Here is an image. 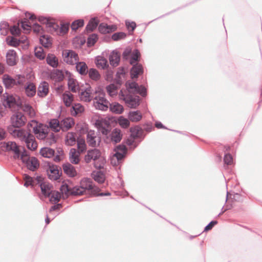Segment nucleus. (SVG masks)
<instances>
[{"instance_id":"nucleus-2","label":"nucleus","mask_w":262,"mask_h":262,"mask_svg":"<svg viewBox=\"0 0 262 262\" xmlns=\"http://www.w3.org/2000/svg\"><path fill=\"white\" fill-rule=\"evenodd\" d=\"M7 130L14 138H18L21 141L25 142L29 149L35 150L37 148V142L34 136L30 133L20 128H14L13 126H8Z\"/></svg>"},{"instance_id":"nucleus-44","label":"nucleus","mask_w":262,"mask_h":262,"mask_svg":"<svg viewBox=\"0 0 262 262\" xmlns=\"http://www.w3.org/2000/svg\"><path fill=\"white\" fill-rule=\"evenodd\" d=\"M26 37H25V38L24 40H20L17 39V38L11 37L10 39H9L8 38H7V41L8 44L10 46L13 47H17L18 46L20 42H22L23 43L25 42V40H26Z\"/></svg>"},{"instance_id":"nucleus-53","label":"nucleus","mask_w":262,"mask_h":262,"mask_svg":"<svg viewBox=\"0 0 262 262\" xmlns=\"http://www.w3.org/2000/svg\"><path fill=\"white\" fill-rule=\"evenodd\" d=\"M98 39L97 36L95 34H93L90 36L87 40V45L88 47H92L95 45Z\"/></svg>"},{"instance_id":"nucleus-22","label":"nucleus","mask_w":262,"mask_h":262,"mask_svg":"<svg viewBox=\"0 0 262 262\" xmlns=\"http://www.w3.org/2000/svg\"><path fill=\"white\" fill-rule=\"evenodd\" d=\"M74 124V120L71 118H66L60 122V127L62 130H67Z\"/></svg>"},{"instance_id":"nucleus-43","label":"nucleus","mask_w":262,"mask_h":262,"mask_svg":"<svg viewBox=\"0 0 262 262\" xmlns=\"http://www.w3.org/2000/svg\"><path fill=\"white\" fill-rule=\"evenodd\" d=\"M76 134L74 133H68L66 136V143L70 145H74L76 142Z\"/></svg>"},{"instance_id":"nucleus-20","label":"nucleus","mask_w":262,"mask_h":262,"mask_svg":"<svg viewBox=\"0 0 262 262\" xmlns=\"http://www.w3.org/2000/svg\"><path fill=\"white\" fill-rule=\"evenodd\" d=\"M6 61L10 66H13L17 63L16 53L14 50H9L6 54Z\"/></svg>"},{"instance_id":"nucleus-25","label":"nucleus","mask_w":262,"mask_h":262,"mask_svg":"<svg viewBox=\"0 0 262 262\" xmlns=\"http://www.w3.org/2000/svg\"><path fill=\"white\" fill-rule=\"evenodd\" d=\"M76 64V70L80 75H85L88 74V67L84 62L78 61Z\"/></svg>"},{"instance_id":"nucleus-56","label":"nucleus","mask_w":262,"mask_h":262,"mask_svg":"<svg viewBox=\"0 0 262 262\" xmlns=\"http://www.w3.org/2000/svg\"><path fill=\"white\" fill-rule=\"evenodd\" d=\"M35 55L39 59H43L45 57V54L43 52V49L41 48H39L38 50L35 48Z\"/></svg>"},{"instance_id":"nucleus-16","label":"nucleus","mask_w":262,"mask_h":262,"mask_svg":"<svg viewBox=\"0 0 262 262\" xmlns=\"http://www.w3.org/2000/svg\"><path fill=\"white\" fill-rule=\"evenodd\" d=\"M62 169L64 173L69 177L73 178L77 175V171L75 167L69 163L63 164Z\"/></svg>"},{"instance_id":"nucleus-3","label":"nucleus","mask_w":262,"mask_h":262,"mask_svg":"<svg viewBox=\"0 0 262 262\" xmlns=\"http://www.w3.org/2000/svg\"><path fill=\"white\" fill-rule=\"evenodd\" d=\"M92 160L94 161V165L96 168L98 169L103 168L105 161L99 149L94 148L88 150L84 157V161L86 163H89Z\"/></svg>"},{"instance_id":"nucleus-45","label":"nucleus","mask_w":262,"mask_h":262,"mask_svg":"<svg viewBox=\"0 0 262 262\" xmlns=\"http://www.w3.org/2000/svg\"><path fill=\"white\" fill-rule=\"evenodd\" d=\"M78 151L82 153L85 151L86 148V145L85 140L83 139H78L77 140Z\"/></svg>"},{"instance_id":"nucleus-15","label":"nucleus","mask_w":262,"mask_h":262,"mask_svg":"<svg viewBox=\"0 0 262 262\" xmlns=\"http://www.w3.org/2000/svg\"><path fill=\"white\" fill-rule=\"evenodd\" d=\"M132 65L133 67L130 69V76L132 79H134L143 74V68L140 63H136Z\"/></svg>"},{"instance_id":"nucleus-51","label":"nucleus","mask_w":262,"mask_h":262,"mask_svg":"<svg viewBox=\"0 0 262 262\" xmlns=\"http://www.w3.org/2000/svg\"><path fill=\"white\" fill-rule=\"evenodd\" d=\"M50 201L51 202H54V203H57L60 201L61 195L60 193L58 191H54L51 193Z\"/></svg>"},{"instance_id":"nucleus-52","label":"nucleus","mask_w":262,"mask_h":262,"mask_svg":"<svg viewBox=\"0 0 262 262\" xmlns=\"http://www.w3.org/2000/svg\"><path fill=\"white\" fill-rule=\"evenodd\" d=\"M129 120L123 117H120L118 119L119 125L124 128H126L129 126Z\"/></svg>"},{"instance_id":"nucleus-58","label":"nucleus","mask_w":262,"mask_h":262,"mask_svg":"<svg viewBox=\"0 0 262 262\" xmlns=\"http://www.w3.org/2000/svg\"><path fill=\"white\" fill-rule=\"evenodd\" d=\"M135 93L139 94L142 97H145L147 94L146 89L143 85H139V89L136 90Z\"/></svg>"},{"instance_id":"nucleus-41","label":"nucleus","mask_w":262,"mask_h":262,"mask_svg":"<svg viewBox=\"0 0 262 262\" xmlns=\"http://www.w3.org/2000/svg\"><path fill=\"white\" fill-rule=\"evenodd\" d=\"M90 89H86L80 93L81 99L85 102H90L92 100L91 93Z\"/></svg>"},{"instance_id":"nucleus-4","label":"nucleus","mask_w":262,"mask_h":262,"mask_svg":"<svg viewBox=\"0 0 262 262\" xmlns=\"http://www.w3.org/2000/svg\"><path fill=\"white\" fill-rule=\"evenodd\" d=\"M27 122V118L25 115L19 112H17L13 114L10 118L11 125L9 126H13L14 128H20L25 125Z\"/></svg>"},{"instance_id":"nucleus-10","label":"nucleus","mask_w":262,"mask_h":262,"mask_svg":"<svg viewBox=\"0 0 262 262\" xmlns=\"http://www.w3.org/2000/svg\"><path fill=\"white\" fill-rule=\"evenodd\" d=\"M5 147L7 151H12L14 152V158L18 159L20 156L19 146L14 141H8L4 142Z\"/></svg>"},{"instance_id":"nucleus-59","label":"nucleus","mask_w":262,"mask_h":262,"mask_svg":"<svg viewBox=\"0 0 262 262\" xmlns=\"http://www.w3.org/2000/svg\"><path fill=\"white\" fill-rule=\"evenodd\" d=\"M25 180V184L24 186L26 187H28L29 186H33V180L32 177H30L28 175H25L24 177Z\"/></svg>"},{"instance_id":"nucleus-21","label":"nucleus","mask_w":262,"mask_h":262,"mask_svg":"<svg viewBox=\"0 0 262 262\" xmlns=\"http://www.w3.org/2000/svg\"><path fill=\"white\" fill-rule=\"evenodd\" d=\"M80 152L75 148L71 149L69 153V159L70 162L74 164H77L79 162V156Z\"/></svg>"},{"instance_id":"nucleus-34","label":"nucleus","mask_w":262,"mask_h":262,"mask_svg":"<svg viewBox=\"0 0 262 262\" xmlns=\"http://www.w3.org/2000/svg\"><path fill=\"white\" fill-rule=\"evenodd\" d=\"M62 98L65 105L67 107L70 106L74 100L73 95L71 93L63 94Z\"/></svg>"},{"instance_id":"nucleus-57","label":"nucleus","mask_w":262,"mask_h":262,"mask_svg":"<svg viewBox=\"0 0 262 262\" xmlns=\"http://www.w3.org/2000/svg\"><path fill=\"white\" fill-rule=\"evenodd\" d=\"M30 158V157L29 156V153L26 149L23 148V152H21V150H20V156H19V158L21 159L22 162H25V161Z\"/></svg>"},{"instance_id":"nucleus-14","label":"nucleus","mask_w":262,"mask_h":262,"mask_svg":"<svg viewBox=\"0 0 262 262\" xmlns=\"http://www.w3.org/2000/svg\"><path fill=\"white\" fill-rule=\"evenodd\" d=\"M27 168L31 171H35L39 166L38 160L34 157H32L23 162Z\"/></svg>"},{"instance_id":"nucleus-13","label":"nucleus","mask_w":262,"mask_h":262,"mask_svg":"<svg viewBox=\"0 0 262 262\" xmlns=\"http://www.w3.org/2000/svg\"><path fill=\"white\" fill-rule=\"evenodd\" d=\"M95 124L98 131L102 135H107L110 133L109 123L106 121L98 120Z\"/></svg>"},{"instance_id":"nucleus-39","label":"nucleus","mask_w":262,"mask_h":262,"mask_svg":"<svg viewBox=\"0 0 262 262\" xmlns=\"http://www.w3.org/2000/svg\"><path fill=\"white\" fill-rule=\"evenodd\" d=\"M88 74H89V77L95 81L99 80L100 78V75L96 69L91 68L88 71Z\"/></svg>"},{"instance_id":"nucleus-28","label":"nucleus","mask_w":262,"mask_h":262,"mask_svg":"<svg viewBox=\"0 0 262 262\" xmlns=\"http://www.w3.org/2000/svg\"><path fill=\"white\" fill-rule=\"evenodd\" d=\"M39 152L42 157L50 158L54 155L55 150L50 147H45L40 149Z\"/></svg>"},{"instance_id":"nucleus-42","label":"nucleus","mask_w":262,"mask_h":262,"mask_svg":"<svg viewBox=\"0 0 262 262\" xmlns=\"http://www.w3.org/2000/svg\"><path fill=\"white\" fill-rule=\"evenodd\" d=\"M125 86L129 93H135L136 90L139 89V85L136 82L127 81Z\"/></svg>"},{"instance_id":"nucleus-35","label":"nucleus","mask_w":262,"mask_h":262,"mask_svg":"<svg viewBox=\"0 0 262 262\" xmlns=\"http://www.w3.org/2000/svg\"><path fill=\"white\" fill-rule=\"evenodd\" d=\"M98 23L99 21L96 18H92L90 20L89 23L86 25L85 29L88 31L92 32L97 28Z\"/></svg>"},{"instance_id":"nucleus-37","label":"nucleus","mask_w":262,"mask_h":262,"mask_svg":"<svg viewBox=\"0 0 262 262\" xmlns=\"http://www.w3.org/2000/svg\"><path fill=\"white\" fill-rule=\"evenodd\" d=\"M92 177L94 180L99 183H102L104 182L105 177L103 173L100 171L93 172Z\"/></svg>"},{"instance_id":"nucleus-33","label":"nucleus","mask_w":262,"mask_h":262,"mask_svg":"<svg viewBox=\"0 0 262 262\" xmlns=\"http://www.w3.org/2000/svg\"><path fill=\"white\" fill-rule=\"evenodd\" d=\"M51 77L55 81L60 82L63 80L64 76L61 70L57 69L51 73Z\"/></svg>"},{"instance_id":"nucleus-50","label":"nucleus","mask_w":262,"mask_h":262,"mask_svg":"<svg viewBox=\"0 0 262 262\" xmlns=\"http://www.w3.org/2000/svg\"><path fill=\"white\" fill-rule=\"evenodd\" d=\"M84 25V21L83 19H77L74 21L71 25V28L73 30H76L79 28Z\"/></svg>"},{"instance_id":"nucleus-8","label":"nucleus","mask_w":262,"mask_h":262,"mask_svg":"<svg viewBox=\"0 0 262 262\" xmlns=\"http://www.w3.org/2000/svg\"><path fill=\"white\" fill-rule=\"evenodd\" d=\"M87 143L90 146L95 147L99 146L101 142L100 137L96 136L94 130H90L86 135Z\"/></svg>"},{"instance_id":"nucleus-54","label":"nucleus","mask_w":262,"mask_h":262,"mask_svg":"<svg viewBox=\"0 0 262 262\" xmlns=\"http://www.w3.org/2000/svg\"><path fill=\"white\" fill-rule=\"evenodd\" d=\"M69 29V24H62L59 26V35L67 33Z\"/></svg>"},{"instance_id":"nucleus-11","label":"nucleus","mask_w":262,"mask_h":262,"mask_svg":"<svg viewBox=\"0 0 262 262\" xmlns=\"http://www.w3.org/2000/svg\"><path fill=\"white\" fill-rule=\"evenodd\" d=\"M123 100L129 107L132 108H136L140 104L138 96L134 97L130 95L126 94V96H124Z\"/></svg>"},{"instance_id":"nucleus-29","label":"nucleus","mask_w":262,"mask_h":262,"mask_svg":"<svg viewBox=\"0 0 262 262\" xmlns=\"http://www.w3.org/2000/svg\"><path fill=\"white\" fill-rule=\"evenodd\" d=\"M47 27L52 34L59 35V26L53 20H51L48 23Z\"/></svg>"},{"instance_id":"nucleus-17","label":"nucleus","mask_w":262,"mask_h":262,"mask_svg":"<svg viewBox=\"0 0 262 262\" xmlns=\"http://www.w3.org/2000/svg\"><path fill=\"white\" fill-rule=\"evenodd\" d=\"M120 60V53L116 51H112L109 55V61L110 64L114 67H116L119 65Z\"/></svg>"},{"instance_id":"nucleus-12","label":"nucleus","mask_w":262,"mask_h":262,"mask_svg":"<svg viewBox=\"0 0 262 262\" xmlns=\"http://www.w3.org/2000/svg\"><path fill=\"white\" fill-rule=\"evenodd\" d=\"M47 173L49 179L55 181L59 179L61 172H59L56 165H52L49 166Z\"/></svg>"},{"instance_id":"nucleus-5","label":"nucleus","mask_w":262,"mask_h":262,"mask_svg":"<svg viewBox=\"0 0 262 262\" xmlns=\"http://www.w3.org/2000/svg\"><path fill=\"white\" fill-rule=\"evenodd\" d=\"M3 81L6 88L11 89L15 85H23L25 79L20 75H19L17 79H14L10 76L5 74L3 76Z\"/></svg>"},{"instance_id":"nucleus-24","label":"nucleus","mask_w":262,"mask_h":262,"mask_svg":"<svg viewBox=\"0 0 262 262\" xmlns=\"http://www.w3.org/2000/svg\"><path fill=\"white\" fill-rule=\"evenodd\" d=\"M111 138L112 142L117 143L120 142L122 138V134L118 128H115L111 134Z\"/></svg>"},{"instance_id":"nucleus-32","label":"nucleus","mask_w":262,"mask_h":262,"mask_svg":"<svg viewBox=\"0 0 262 262\" xmlns=\"http://www.w3.org/2000/svg\"><path fill=\"white\" fill-rule=\"evenodd\" d=\"M84 110V107L81 104L75 103L71 107V113L72 115L76 116L83 112Z\"/></svg>"},{"instance_id":"nucleus-19","label":"nucleus","mask_w":262,"mask_h":262,"mask_svg":"<svg viewBox=\"0 0 262 262\" xmlns=\"http://www.w3.org/2000/svg\"><path fill=\"white\" fill-rule=\"evenodd\" d=\"M25 94L29 97H33L36 93L35 85L31 82H28L24 86Z\"/></svg>"},{"instance_id":"nucleus-23","label":"nucleus","mask_w":262,"mask_h":262,"mask_svg":"<svg viewBox=\"0 0 262 262\" xmlns=\"http://www.w3.org/2000/svg\"><path fill=\"white\" fill-rule=\"evenodd\" d=\"M4 101L6 102L5 106L11 108L16 104V101L15 98L11 95H9L6 93L4 95Z\"/></svg>"},{"instance_id":"nucleus-63","label":"nucleus","mask_w":262,"mask_h":262,"mask_svg":"<svg viewBox=\"0 0 262 262\" xmlns=\"http://www.w3.org/2000/svg\"><path fill=\"white\" fill-rule=\"evenodd\" d=\"M9 28V25L8 23L3 22L0 24V30L2 31V34H6L7 30Z\"/></svg>"},{"instance_id":"nucleus-61","label":"nucleus","mask_w":262,"mask_h":262,"mask_svg":"<svg viewBox=\"0 0 262 262\" xmlns=\"http://www.w3.org/2000/svg\"><path fill=\"white\" fill-rule=\"evenodd\" d=\"M132 49L129 48H126L122 53V58L124 60H127L131 56Z\"/></svg>"},{"instance_id":"nucleus-30","label":"nucleus","mask_w":262,"mask_h":262,"mask_svg":"<svg viewBox=\"0 0 262 262\" xmlns=\"http://www.w3.org/2000/svg\"><path fill=\"white\" fill-rule=\"evenodd\" d=\"M110 111L117 114H120L123 111V107L119 103L114 102L109 104Z\"/></svg>"},{"instance_id":"nucleus-9","label":"nucleus","mask_w":262,"mask_h":262,"mask_svg":"<svg viewBox=\"0 0 262 262\" xmlns=\"http://www.w3.org/2000/svg\"><path fill=\"white\" fill-rule=\"evenodd\" d=\"M49 128L42 124L37 125L33 127V132L38 139H44L46 138L48 133Z\"/></svg>"},{"instance_id":"nucleus-55","label":"nucleus","mask_w":262,"mask_h":262,"mask_svg":"<svg viewBox=\"0 0 262 262\" xmlns=\"http://www.w3.org/2000/svg\"><path fill=\"white\" fill-rule=\"evenodd\" d=\"M20 23L21 28L23 29V30L26 31L27 32L30 30L31 26L30 24V22L28 19H26L24 20H21Z\"/></svg>"},{"instance_id":"nucleus-40","label":"nucleus","mask_w":262,"mask_h":262,"mask_svg":"<svg viewBox=\"0 0 262 262\" xmlns=\"http://www.w3.org/2000/svg\"><path fill=\"white\" fill-rule=\"evenodd\" d=\"M49 124L50 127L55 132H59L61 129L60 123L57 119H53L50 120Z\"/></svg>"},{"instance_id":"nucleus-60","label":"nucleus","mask_w":262,"mask_h":262,"mask_svg":"<svg viewBox=\"0 0 262 262\" xmlns=\"http://www.w3.org/2000/svg\"><path fill=\"white\" fill-rule=\"evenodd\" d=\"M224 162L227 165H231L233 163L232 156L230 154H226L224 155Z\"/></svg>"},{"instance_id":"nucleus-48","label":"nucleus","mask_w":262,"mask_h":262,"mask_svg":"<svg viewBox=\"0 0 262 262\" xmlns=\"http://www.w3.org/2000/svg\"><path fill=\"white\" fill-rule=\"evenodd\" d=\"M126 37V34L123 32H116L112 36V39L114 41H118L124 39Z\"/></svg>"},{"instance_id":"nucleus-26","label":"nucleus","mask_w":262,"mask_h":262,"mask_svg":"<svg viewBox=\"0 0 262 262\" xmlns=\"http://www.w3.org/2000/svg\"><path fill=\"white\" fill-rule=\"evenodd\" d=\"M142 117L141 113L139 111H130L128 114V119L133 122L139 121Z\"/></svg>"},{"instance_id":"nucleus-27","label":"nucleus","mask_w":262,"mask_h":262,"mask_svg":"<svg viewBox=\"0 0 262 262\" xmlns=\"http://www.w3.org/2000/svg\"><path fill=\"white\" fill-rule=\"evenodd\" d=\"M52 186L49 183L45 182L41 183L40 184L41 192L45 196L49 197L50 196V194L52 193Z\"/></svg>"},{"instance_id":"nucleus-36","label":"nucleus","mask_w":262,"mask_h":262,"mask_svg":"<svg viewBox=\"0 0 262 262\" xmlns=\"http://www.w3.org/2000/svg\"><path fill=\"white\" fill-rule=\"evenodd\" d=\"M96 65L98 68H101L103 69L107 68L109 66L107 59L101 56H98L97 58Z\"/></svg>"},{"instance_id":"nucleus-47","label":"nucleus","mask_w":262,"mask_h":262,"mask_svg":"<svg viewBox=\"0 0 262 262\" xmlns=\"http://www.w3.org/2000/svg\"><path fill=\"white\" fill-rule=\"evenodd\" d=\"M39 41L40 43L46 48H48L51 45V41L48 36L42 35L40 37Z\"/></svg>"},{"instance_id":"nucleus-31","label":"nucleus","mask_w":262,"mask_h":262,"mask_svg":"<svg viewBox=\"0 0 262 262\" xmlns=\"http://www.w3.org/2000/svg\"><path fill=\"white\" fill-rule=\"evenodd\" d=\"M47 63L53 68H57L58 66V60L57 58L52 54H49L46 58Z\"/></svg>"},{"instance_id":"nucleus-6","label":"nucleus","mask_w":262,"mask_h":262,"mask_svg":"<svg viewBox=\"0 0 262 262\" xmlns=\"http://www.w3.org/2000/svg\"><path fill=\"white\" fill-rule=\"evenodd\" d=\"M62 56L64 61L69 64H76L79 61L78 55L73 50H64Z\"/></svg>"},{"instance_id":"nucleus-62","label":"nucleus","mask_w":262,"mask_h":262,"mask_svg":"<svg viewBox=\"0 0 262 262\" xmlns=\"http://www.w3.org/2000/svg\"><path fill=\"white\" fill-rule=\"evenodd\" d=\"M11 33L13 35H18L20 33V30L19 27L16 25H14L10 29Z\"/></svg>"},{"instance_id":"nucleus-46","label":"nucleus","mask_w":262,"mask_h":262,"mask_svg":"<svg viewBox=\"0 0 262 262\" xmlns=\"http://www.w3.org/2000/svg\"><path fill=\"white\" fill-rule=\"evenodd\" d=\"M140 52L138 50L136 49L134 50L133 53L131 54V56L129 59V63L131 64L135 63L136 62L138 61V59L140 57Z\"/></svg>"},{"instance_id":"nucleus-18","label":"nucleus","mask_w":262,"mask_h":262,"mask_svg":"<svg viewBox=\"0 0 262 262\" xmlns=\"http://www.w3.org/2000/svg\"><path fill=\"white\" fill-rule=\"evenodd\" d=\"M49 93V84L46 81L41 82L38 88L37 95L40 97H45Z\"/></svg>"},{"instance_id":"nucleus-1","label":"nucleus","mask_w":262,"mask_h":262,"mask_svg":"<svg viewBox=\"0 0 262 262\" xmlns=\"http://www.w3.org/2000/svg\"><path fill=\"white\" fill-rule=\"evenodd\" d=\"M60 190L62 194L69 196L81 195L86 193L87 191L93 195L96 194L99 189L93 185L91 179L83 178L81 180L79 185L71 187L67 184H64L61 186Z\"/></svg>"},{"instance_id":"nucleus-64","label":"nucleus","mask_w":262,"mask_h":262,"mask_svg":"<svg viewBox=\"0 0 262 262\" xmlns=\"http://www.w3.org/2000/svg\"><path fill=\"white\" fill-rule=\"evenodd\" d=\"M126 154L127 152L116 151V152L114 155V156L116 158L118 161L119 162L122 160L125 157Z\"/></svg>"},{"instance_id":"nucleus-38","label":"nucleus","mask_w":262,"mask_h":262,"mask_svg":"<svg viewBox=\"0 0 262 262\" xmlns=\"http://www.w3.org/2000/svg\"><path fill=\"white\" fill-rule=\"evenodd\" d=\"M119 88L115 83H111L106 87V90L108 94L111 96H114L117 94V90Z\"/></svg>"},{"instance_id":"nucleus-7","label":"nucleus","mask_w":262,"mask_h":262,"mask_svg":"<svg viewBox=\"0 0 262 262\" xmlns=\"http://www.w3.org/2000/svg\"><path fill=\"white\" fill-rule=\"evenodd\" d=\"M110 103L103 96L96 97L94 100V106L97 109L103 111L107 110Z\"/></svg>"},{"instance_id":"nucleus-49","label":"nucleus","mask_w":262,"mask_h":262,"mask_svg":"<svg viewBox=\"0 0 262 262\" xmlns=\"http://www.w3.org/2000/svg\"><path fill=\"white\" fill-rule=\"evenodd\" d=\"M130 131L131 133L130 138H132L134 139L139 138L141 133V130L137 127L134 128H130Z\"/></svg>"}]
</instances>
